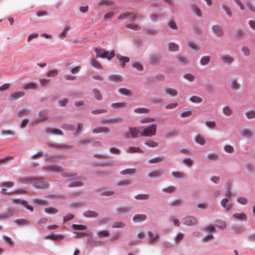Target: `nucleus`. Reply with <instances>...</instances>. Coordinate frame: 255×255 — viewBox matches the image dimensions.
<instances>
[{
  "instance_id": "nucleus-1",
  "label": "nucleus",
  "mask_w": 255,
  "mask_h": 255,
  "mask_svg": "<svg viewBox=\"0 0 255 255\" xmlns=\"http://www.w3.org/2000/svg\"><path fill=\"white\" fill-rule=\"evenodd\" d=\"M97 57H101L103 58H107L108 60L112 59L115 56V52L114 51L109 52L104 49H99L96 48L95 49Z\"/></svg>"
},
{
  "instance_id": "nucleus-2",
  "label": "nucleus",
  "mask_w": 255,
  "mask_h": 255,
  "mask_svg": "<svg viewBox=\"0 0 255 255\" xmlns=\"http://www.w3.org/2000/svg\"><path fill=\"white\" fill-rule=\"evenodd\" d=\"M43 169L45 171H51L53 172H62V176L63 177L73 176L72 175H68L67 173L63 172V169L61 167L56 165H48L43 167Z\"/></svg>"
},
{
  "instance_id": "nucleus-3",
  "label": "nucleus",
  "mask_w": 255,
  "mask_h": 255,
  "mask_svg": "<svg viewBox=\"0 0 255 255\" xmlns=\"http://www.w3.org/2000/svg\"><path fill=\"white\" fill-rule=\"evenodd\" d=\"M142 132L141 134L142 136H151L154 135L156 133V125L155 124L152 125L147 127H142Z\"/></svg>"
},
{
  "instance_id": "nucleus-4",
  "label": "nucleus",
  "mask_w": 255,
  "mask_h": 255,
  "mask_svg": "<svg viewBox=\"0 0 255 255\" xmlns=\"http://www.w3.org/2000/svg\"><path fill=\"white\" fill-rule=\"evenodd\" d=\"M123 118L121 117H115L113 118H104L100 120L101 124H114L120 123L123 122Z\"/></svg>"
},
{
  "instance_id": "nucleus-5",
  "label": "nucleus",
  "mask_w": 255,
  "mask_h": 255,
  "mask_svg": "<svg viewBox=\"0 0 255 255\" xmlns=\"http://www.w3.org/2000/svg\"><path fill=\"white\" fill-rule=\"evenodd\" d=\"M32 181H34V186L36 188H44L47 186V183L43 179L39 178H32Z\"/></svg>"
},
{
  "instance_id": "nucleus-6",
  "label": "nucleus",
  "mask_w": 255,
  "mask_h": 255,
  "mask_svg": "<svg viewBox=\"0 0 255 255\" xmlns=\"http://www.w3.org/2000/svg\"><path fill=\"white\" fill-rule=\"evenodd\" d=\"M197 223V219L192 216L185 217L182 220V223L183 224L189 226H194Z\"/></svg>"
},
{
  "instance_id": "nucleus-7",
  "label": "nucleus",
  "mask_w": 255,
  "mask_h": 255,
  "mask_svg": "<svg viewBox=\"0 0 255 255\" xmlns=\"http://www.w3.org/2000/svg\"><path fill=\"white\" fill-rule=\"evenodd\" d=\"M14 185V182L10 181H4L0 184L1 187V192L3 194H6L7 189L12 187Z\"/></svg>"
},
{
  "instance_id": "nucleus-8",
  "label": "nucleus",
  "mask_w": 255,
  "mask_h": 255,
  "mask_svg": "<svg viewBox=\"0 0 255 255\" xmlns=\"http://www.w3.org/2000/svg\"><path fill=\"white\" fill-rule=\"evenodd\" d=\"M220 58L223 62L228 65H231L234 61V58L232 56L227 54L221 55Z\"/></svg>"
},
{
  "instance_id": "nucleus-9",
  "label": "nucleus",
  "mask_w": 255,
  "mask_h": 255,
  "mask_svg": "<svg viewBox=\"0 0 255 255\" xmlns=\"http://www.w3.org/2000/svg\"><path fill=\"white\" fill-rule=\"evenodd\" d=\"M48 118L47 112L45 110L40 111L39 113V117L37 119L35 120L34 123L38 124L40 122L46 121Z\"/></svg>"
},
{
  "instance_id": "nucleus-10",
  "label": "nucleus",
  "mask_w": 255,
  "mask_h": 255,
  "mask_svg": "<svg viewBox=\"0 0 255 255\" xmlns=\"http://www.w3.org/2000/svg\"><path fill=\"white\" fill-rule=\"evenodd\" d=\"M25 93L22 91L13 92L9 95V100L10 101L16 100L23 97Z\"/></svg>"
},
{
  "instance_id": "nucleus-11",
  "label": "nucleus",
  "mask_w": 255,
  "mask_h": 255,
  "mask_svg": "<svg viewBox=\"0 0 255 255\" xmlns=\"http://www.w3.org/2000/svg\"><path fill=\"white\" fill-rule=\"evenodd\" d=\"M163 91L166 95H169L171 97H175L178 94L177 91L175 89L170 87L165 88Z\"/></svg>"
},
{
  "instance_id": "nucleus-12",
  "label": "nucleus",
  "mask_w": 255,
  "mask_h": 255,
  "mask_svg": "<svg viewBox=\"0 0 255 255\" xmlns=\"http://www.w3.org/2000/svg\"><path fill=\"white\" fill-rule=\"evenodd\" d=\"M110 131V129L109 128L107 127H97L94 128L92 130L93 133H108Z\"/></svg>"
},
{
  "instance_id": "nucleus-13",
  "label": "nucleus",
  "mask_w": 255,
  "mask_h": 255,
  "mask_svg": "<svg viewBox=\"0 0 255 255\" xmlns=\"http://www.w3.org/2000/svg\"><path fill=\"white\" fill-rule=\"evenodd\" d=\"M212 30L214 33L219 37L222 36L224 34V32L222 28L218 25H213L212 27Z\"/></svg>"
},
{
  "instance_id": "nucleus-14",
  "label": "nucleus",
  "mask_w": 255,
  "mask_h": 255,
  "mask_svg": "<svg viewBox=\"0 0 255 255\" xmlns=\"http://www.w3.org/2000/svg\"><path fill=\"white\" fill-rule=\"evenodd\" d=\"M194 112V111L192 109H186L180 112V116L182 118H188L191 117Z\"/></svg>"
},
{
  "instance_id": "nucleus-15",
  "label": "nucleus",
  "mask_w": 255,
  "mask_h": 255,
  "mask_svg": "<svg viewBox=\"0 0 255 255\" xmlns=\"http://www.w3.org/2000/svg\"><path fill=\"white\" fill-rule=\"evenodd\" d=\"M146 219V216L144 214H136L132 218V221L134 223H140Z\"/></svg>"
},
{
  "instance_id": "nucleus-16",
  "label": "nucleus",
  "mask_w": 255,
  "mask_h": 255,
  "mask_svg": "<svg viewBox=\"0 0 255 255\" xmlns=\"http://www.w3.org/2000/svg\"><path fill=\"white\" fill-rule=\"evenodd\" d=\"M176 58L178 62L182 65L187 64L189 62V59L188 57L181 55H178Z\"/></svg>"
},
{
  "instance_id": "nucleus-17",
  "label": "nucleus",
  "mask_w": 255,
  "mask_h": 255,
  "mask_svg": "<svg viewBox=\"0 0 255 255\" xmlns=\"http://www.w3.org/2000/svg\"><path fill=\"white\" fill-rule=\"evenodd\" d=\"M129 130L132 137L133 138L141 136V134H142V132H140L136 128H129Z\"/></svg>"
},
{
  "instance_id": "nucleus-18",
  "label": "nucleus",
  "mask_w": 255,
  "mask_h": 255,
  "mask_svg": "<svg viewBox=\"0 0 255 255\" xmlns=\"http://www.w3.org/2000/svg\"><path fill=\"white\" fill-rule=\"evenodd\" d=\"M171 175L177 179H185L187 177L186 174L183 171H173L171 173Z\"/></svg>"
},
{
  "instance_id": "nucleus-19",
  "label": "nucleus",
  "mask_w": 255,
  "mask_h": 255,
  "mask_svg": "<svg viewBox=\"0 0 255 255\" xmlns=\"http://www.w3.org/2000/svg\"><path fill=\"white\" fill-rule=\"evenodd\" d=\"M87 243L90 247L94 248L100 246L103 242L102 241H96L92 238H89Z\"/></svg>"
},
{
  "instance_id": "nucleus-20",
  "label": "nucleus",
  "mask_w": 255,
  "mask_h": 255,
  "mask_svg": "<svg viewBox=\"0 0 255 255\" xmlns=\"http://www.w3.org/2000/svg\"><path fill=\"white\" fill-rule=\"evenodd\" d=\"M12 202L17 205H20L22 207H29V208L32 207L31 206H29L27 204V202L24 200H20V199H15L12 200Z\"/></svg>"
},
{
  "instance_id": "nucleus-21",
  "label": "nucleus",
  "mask_w": 255,
  "mask_h": 255,
  "mask_svg": "<svg viewBox=\"0 0 255 255\" xmlns=\"http://www.w3.org/2000/svg\"><path fill=\"white\" fill-rule=\"evenodd\" d=\"M160 56L158 55H152L149 58V62L153 65L158 64L160 60Z\"/></svg>"
},
{
  "instance_id": "nucleus-22",
  "label": "nucleus",
  "mask_w": 255,
  "mask_h": 255,
  "mask_svg": "<svg viewBox=\"0 0 255 255\" xmlns=\"http://www.w3.org/2000/svg\"><path fill=\"white\" fill-rule=\"evenodd\" d=\"M98 214L92 210H88L86 211L83 213V216L86 218H96L97 217Z\"/></svg>"
},
{
  "instance_id": "nucleus-23",
  "label": "nucleus",
  "mask_w": 255,
  "mask_h": 255,
  "mask_svg": "<svg viewBox=\"0 0 255 255\" xmlns=\"http://www.w3.org/2000/svg\"><path fill=\"white\" fill-rule=\"evenodd\" d=\"M14 223L20 226H26L29 224V221L27 219H19L14 221Z\"/></svg>"
},
{
  "instance_id": "nucleus-24",
  "label": "nucleus",
  "mask_w": 255,
  "mask_h": 255,
  "mask_svg": "<svg viewBox=\"0 0 255 255\" xmlns=\"http://www.w3.org/2000/svg\"><path fill=\"white\" fill-rule=\"evenodd\" d=\"M222 113L226 116H230L233 114L232 109L228 105L225 106L222 108Z\"/></svg>"
},
{
  "instance_id": "nucleus-25",
  "label": "nucleus",
  "mask_w": 255,
  "mask_h": 255,
  "mask_svg": "<svg viewBox=\"0 0 255 255\" xmlns=\"http://www.w3.org/2000/svg\"><path fill=\"white\" fill-rule=\"evenodd\" d=\"M188 46L191 50L195 51H198L200 49V45L192 40L188 42Z\"/></svg>"
},
{
  "instance_id": "nucleus-26",
  "label": "nucleus",
  "mask_w": 255,
  "mask_h": 255,
  "mask_svg": "<svg viewBox=\"0 0 255 255\" xmlns=\"http://www.w3.org/2000/svg\"><path fill=\"white\" fill-rule=\"evenodd\" d=\"M232 232L234 234H240L244 232L245 230L242 226L234 225L231 228Z\"/></svg>"
},
{
  "instance_id": "nucleus-27",
  "label": "nucleus",
  "mask_w": 255,
  "mask_h": 255,
  "mask_svg": "<svg viewBox=\"0 0 255 255\" xmlns=\"http://www.w3.org/2000/svg\"><path fill=\"white\" fill-rule=\"evenodd\" d=\"M230 85L231 88L234 90V91H237L240 88V85L238 83L237 80L236 79H233L230 83Z\"/></svg>"
},
{
  "instance_id": "nucleus-28",
  "label": "nucleus",
  "mask_w": 255,
  "mask_h": 255,
  "mask_svg": "<svg viewBox=\"0 0 255 255\" xmlns=\"http://www.w3.org/2000/svg\"><path fill=\"white\" fill-rule=\"evenodd\" d=\"M33 201L36 206H47L48 205L47 201L41 199L35 198Z\"/></svg>"
},
{
  "instance_id": "nucleus-29",
  "label": "nucleus",
  "mask_w": 255,
  "mask_h": 255,
  "mask_svg": "<svg viewBox=\"0 0 255 255\" xmlns=\"http://www.w3.org/2000/svg\"><path fill=\"white\" fill-rule=\"evenodd\" d=\"M195 141L198 144L204 145L205 143V139L204 137L200 135V134H197L194 137Z\"/></svg>"
},
{
  "instance_id": "nucleus-30",
  "label": "nucleus",
  "mask_w": 255,
  "mask_h": 255,
  "mask_svg": "<svg viewBox=\"0 0 255 255\" xmlns=\"http://www.w3.org/2000/svg\"><path fill=\"white\" fill-rule=\"evenodd\" d=\"M233 216L240 221H244L247 220L246 215L243 213H237L233 215Z\"/></svg>"
},
{
  "instance_id": "nucleus-31",
  "label": "nucleus",
  "mask_w": 255,
  "mask_h": 255,
  "mask_svg": "<svg viewBox=\"0 0 255 255\" xmlns=\"http://www.w3.org/2000/svg\"><path fill=\"white\" fill-rule=\"evenodd\" d=\"M126 151L129 153H132L135 152H142L143 151L138 147L130 146L126 149Z\"/></svg>"
},
{
  "instance_id": "nucleus-32",
  "label": "nucleus",
  "mask_w": 255,
  "mask_h": 255,
  "mask_svg": "<svg viewBox=\"0 0 255 255\" xmlns=\"http://www.w3.org/2000/svg\"><path fill=\"white\" fill-rule=\"evenodd\" d=\"M241 134L243 136L247 137L249 138L252 137L253 135L252 131L248 128H245V129H243V130H242L241 131Z\"/></svg>"
},
{
  "instance_id": "nucleus-33",
  "label": "nucleus",
  "mask_w": 255,
  "mask_h": 255,
  "mask_svg": "<svg viewBox=\"0 0 255 255\" xmlns=\"http://www.w3.org/2000/svg\"><path fill=\"white\" fill-rule=\"evenodd\" d=\"M108 79L115 82H120L123 81L122 77L119 75H111L109 77Z\"/></svg>"
},
{
  "instance_id": "nucleus-34",
  "label": "nucleus",
  "mask_w": 255,
  "mask_h": 255,
  "mask_svg": "<svg viewBox=\"0 0 255 255\" xmlns=\"http://www.w3.org/2000/svg\"><path fill=\"white\" fill-rule=\"evenodd\" d=\"M168 48L169 51L171 52H175L178 50L179 46L177 44L174 42H170L168 44Z\"/></svg>"
},
{
  "instance_id": "nucleus-35",
  "label": "nucleus",
  "mask_w": 255,
  "mask_h": 255,
  "mask_svg": "<svg viewBox=\"0 0 255 255\" xmlns=\"http://www.w3.org/2000/svg\"><path fill=\"white\" fill-rule=\"evenodd\" d=\"M226 225V222L222 220H217L215 222V226L221 230H224Z\"/></svg>"
},
{
  "instance_id": "nucleus-36",
  "label": "nucleus",
  "mask_w": 255,
  "mask_h": 255,
  "mask_svg": "<svg viewBox=\"0 0 255 255\" xmlns=\"http://www.w3.org/2000/svg\"><path fill=\"white\" fill-rule=\"evenodd\" d=\"M191 7L193 11L197 16L199 17L202 16L201 11L199 8L196 4H192L191 5Z\"/></svg>"
},
{
  "instance_id": "nucleus-37",
  "label": "nucleus",
  "mask_w": 255,
  "mask_h": 255,
  "mask_svg": "<svg viewBox=\"0 0 255 255\" xmlns=\"http://www.w3.org/2000/svg\"><path fill=\"white\" fill-rule=\"evenodd\" d=\"M13 215V213L9 210L7 212L3 213L0 214V219L4 220L7 219Z\"/></svg>"
},
{
  "instance_id": "nucleus-38",
  "label": "nucleus",
  "mask_w": 255,
  "mask_h": 255,
  "mask_svg": "<svg viewBox=\"0 0 255 255\" xmlns=\"http://www.w3.org/2000/svg\"><path fill=\"white\" fill-rule=\"evenodd\" d=\"M127 106V103L125 102L114 103L111 104V107L114 109L122 108Z\"/></svg>"
},
{
  "instance_id": "nucleus-39",
  "label": "nucleus",
  "mask_w": 255,
  "mask_h": 255,
  "mask_svg": "<svg viewBox=\"0 0 255 255\" xmlns=\"http://www.w3.org/2000/svg\"><path fill=\"white\" fill-rule=\"evenodd\" d=\"M119 92L124 95L128 96H131L132 95V92L126 88H121L119 89Z\"/></svg>"
},
{
  "instance_id": "nucleus-40",
  "label": "nucleus",
  "mask_w": 255,
  "mask_h": 255,
  "mask_svg": "<svg viewBox=\"0 0 255 255\" xmlns=\"http://www.w3.org/2000/svg\"><path fill=\"white\" fill-rule=\"evenodd\" d=\"M210 59L211 58L209 56H205L201 58L200 63L201 65L205 66L210 62Z\"/></svg>"
},
{
  "instance_id": "nucleus-41",
  "label": "nucleus",
  "mask_w": 255,
  "mask_h": 255,
  "mask_svg": "<svg viewBox=\"0 0 255 255\" xmlns=\"http://www.w3.org/2000/svg\"><path fill=\"white\" fill-rule=\"evenodd\" d=\"M147 235L148 237V241L149 243H154L158 237L157 235H152L151 231L147 232Z\"/></svg>"
},
{
  "instance_id": "nucleus-42",
  "label": "nucleus",
  "mask_w": 255,
  "mask_h": 255,
  "mask_svg": "<svg viewBox=\"0 0 255 255\" xmlns=\"http://www.w3.org/2000/svg\"><path fill=\"white\" fill-rule=\"evenodd\" d=\"M247 118L248 119H255V110H251L247 111L245 113Z\"/></svg>"
},
{
  "instance_id": "nucleus-43",
  "label": "nucleus",
  "mask_w": 255,
  "mask_h": 255,
  "mask_svg": "<svg viewBox=\"0 0 255 255\" xmlns=\"http://www.w3.org/2000/svg\"><path fill=\"white\" fill-rule=\"evenodd\" d=\"M144 144L150 147H155L158 145V143L153 140H148L144 142Z\"/></svg>"
},
{
  "instance_id": "nucleus-44",
  "label": "nucleus",
  "mask_w": 255,
  "mask_h": 255,
  "mask_svg": "<svg viewBox=\"0 0 255 255\" xmlns=\"http://www.w3.org/2000/svg\"><path fill=\"white\" fill-rule=\"evenodd\" d=\"M183 201L180 199H176L170 203V205L172 206H180L183 205Z\"/></svg>"
},
{
  "instance_id": "nucleus-45",
  "label": "nucleus",
  "mask_w": 255,
  "mask_h": 255,
  "mask_svg": "<svg viewBox=\"0 0 255 255\" xmlns=\"http://www.w3.org/2000/svg\"><path fill=\"white\" fill-rule=\"evenodd\" d=\"M161 173L158 170H154L149 172L147 176L149 178H157L161 175Z\"/></svg>"
},
{
  "instance_id": "nucleus-46",
  "label": "nucleus",
  "mask_w": 255,
  "mask_h": 255,
  "mask_svg": "<svg viewBox=\"0 0 255 255\" xmlns=\"http://www.w3.org/2000/svg\"><path fill=\"white\" fill-rule=\"evenodd\" d=\"M114 4L113 1L110 0H102L98 4L99 6H109Z\"/></svg>"
},
{
  "instance_id": "nucleus-47",
  "label": "nucleus",
  "mask_w": 255,
  "mask_h": 255,
  "mask_svg": "<svg viewBox=\"0 0 255 255\" xmlns=\"http://www.w3.org/2000/svg\"><path fill=\"white\" fill-rule=\"evenodd\" d=\"M184 78L190 82H193L195 80V76L191 73H186L183 75Z\"/></svg>"
},
{
  "instance_id": "nucleus-48",
  "label": "nucleus",
  "mask_w": 255,
  "mask_h": 255,
  "mask_svg": "<svg viewBox=\"0 0 255 255\" xmlns=\"http://www.w3.org/2000/svg\"><path fill=\"white\" fill-rule=\"evenodd\" d=\"M127 27L134 30H139L141 29V26L139 25L134 23L128 24Z\"/></svg>"
},
{
  "instance_id": "nucleus-49",
  "label": "nucleus",
  "mask_w": 255,
  "mask_h": 255,
  "mask_svg": "<svg viewBox=\"0 0 255 255\" xmlns=\"http://www.w3.org/2000/svg\"><path fill=\"white\" fill-rule=\"evenodd\" d=\"M149 195L147 194H139L135 196L136 200H145L148 199Z\"/></svg>"
},
{
  "instance_id": "nucleus-50",
  "label": "nucleus",
  "mask_w": 255,
  "mask_h": 255,
  "mask_svg": "<svg viewBox=\"0 0 255 255\" xmlns=\"http://www.w3.org/2000/svg\"><path fill=\"white\" fill-rule=\"evenodd\" d=\"M135 172V169L134 168H128L121 171L122 175L132 174Z\"/></svg>"
},
{
  "instance_id": "nucleus-51",
  "label": "nucleus",
  "mask_w": 255,
  "mask_h": 255,
  "mask_svg": "<svg viewBox=\"0 0 255 255\" xmlns=\"http://www.w3.org/2000/svg\"><path fill=\"white\" fill-rule=\"evenodd\" d=\"M164 157L162 156H157L156 157L152 158L149 160V162L150 163H158L160 161H163Z\"/></svg>"
},
{
  "instance_id": "nucleus-52",
  "label": "nucleus",
  "mask_w": 255,
  "mask_h": 255,
  "mask_svg": "<svg viewBox=\"0 0 255 255\" xmlns=\"http://www.w3.org/2000/svg\"><path fill=\"white\" fill-rule=\"evenodd\" d=\"M189 100L190 102L194 103H200L202 102V99L200 97L193 96L190 98Z\"/></svg>"
},
{
  "instance_id": "nucleus-53",
  "label": "nucleus",
  "mask_w": 255,
  "mask_h": 255,
  "mask_svg": "<svg viewBox=\"0 0 255 255\" xmlns=\"http://www.w3.org/2000/svg\"><path fill=\"white\" fill-rule=\"evenodd\" d=\"M134 112L138 114H146L149 112V109L144 108H138L135 109Z\"/></svg>"
},
{
  "instance_id": "nucleus-54",
  "label": "nucleus",
  "mask_w": 255,
  "mask_h": 255,
  "mask_svg": "<svg viewBox=\"0 0 255 255\" xmlns=\"http://www.w3.org/2000/svg\"><path fill=\"white\" fill-rule=\"evenodd\" d=\"M155 121V118L152 117H145L142 119L140 121V123L142 124L152 123Z\"/></svg>"
},
{
  "instance_id": "nucleus-55",
  "label": "nucleus",
  "mask_w": 255,
  "mask_h": 255,
  "mask_svg": "<svg viewBox=\"0 0 255 255\" xmlns=\"http://www.w3.org/2000/svg\"><path fill=\"white\" fill-rule=\"evenodd\" d=\"M98 236L100 238L107 237L110 235V233L107 230L100 231L97 233Z\"/></svg>"
},
{
  "instance_id": "nucleus-56",
  "label": "nucleus",
  "mask_w": 255,
  "mask_h": 255,
  "mask_svg": "<svg viewBox=\"0 0 255 255\" xmlns=\"http://www.w3.org/2000/svg\"><path fill=\"white\" fill-rule=\"evenodd\" d=\"M90 64L92 66L97 69H101L102 68L101 64L93 58L90 59Z\"/></svg>"
},
{
  "instance_id": "nucleus-57",
  "label": "nucleus",
  "mask_w": 255,
  "mask_h": 255,
  "mask_svg": "<svg viewBox=\"0 0 255 255\" xmlns=\"http://www.w3.org/2000/svg\"><path fill=\"white\" fill-rule=\"evenodd\" d=\"M125 224L122 222H114L112 226L113 228H124L125 227Z\"/></svg>"
},
{
  "instance_id": "nucleus-58",
  "label": "nucleus",
  "mask_w": 255,
  "mask_h": 255,
  "mask_svg": "<svg viewBox=\"0 0 255 255\" xmlns=\"http://www.w3.org/2000/svg\"><path fill=\"white\" fill-rule=\"evenodd\" d=\"M218 158V155L216 153H210L207 155V158L210 160H216Z\"/></svg>"
},
{
  "instance_id": "nucleus-59",
  "label": "nucleus",
  "mask_w": 255,
  "mask_h": 255,
  "mask_svg": "<svg viewBox=\"0 0 255 255\" xmlns=\"http://www.w3.org/2000/svg\"><path fill=\"white\" fill-rule=\"evenodd\" d=\"M116 161L115 160H109L102 163L101 166L104 167H112L115 165Z\"/></svg>"
},
{
  "instance_id": "nucleus-60",
  "label": "nucleus",
  "mask_w": 255,
  "mask_h": 255,
  "mask_svg": "<svg viewBox=\"0 0 255 255\" xmlns=\"http://www.w3.org/2000/svg\"><path fill=\"white\" fill-rule=\"evenodd\" d=\"M183 236L184 234L183 233H177L174 238L175 244L177 245L178 244V242L182 240Z\"/></svg>"
},
{
  "instance_id": "nucleus-61",
  "label": "nucleus",
  "mask_w": 255,
  "mask_h": 255,
  "mask_svg": "<svg viewBox=\"0 0 255 255\" xmlns=\"http://www.w3.org/2000/svg\"><path fill=\"white\" fill-rule=\"evenodd\" d=\"M45 212L49 215H54L58 213L56 208H45Z\"/></svg>"
},
{
  "instance_id": "nucleus-62",
  "label": "nucleus",
  "mask_w": 255,
  "mask_h": 255,
  "mask_svg": "<svg viewBox=\"0 0 255 255\" xmlns=\"http://www.w3.org/2000/svg\"><path fill=\"white\" fill-rule=\"evenodd\" d=\"M93 93L95 98L98 100H101L102 99V96L100 91L98 89H93Z\"/></svg>"
},
{
  "instance_id": "nucleus-63",
  "label": "nucleus",
  "mask_w": 255,
  "mask_h": 255,
  "mask_svg": "<svg viewBox=\"0 0 255 255\" xmlns=\"http://www.w3.org/2000/svg\"><path fill=\"white\" fill-rule=\"evenodd\" d=\"M69 26H66L65 27L64 29L60 33L59 36L61 39H63L64 37H66L67 35V33L69 30Z\"/></svg>"
},
{
  "instance_id": "nucleus-64",
  "label": "nucleus",
  "mask_w": 255,
  "mask_h": 255,
  "mask_svg": "<svg viewBox=\"0 0 255 255\" xmlns=\"http://www.w3.org/2000/svg\"><path fill=\"white\" fill-rule=\"evenodd\" d=\"M246 5L251 11L255 13V6L252 2L248 1L246 2Z\"/></svg>"
}]
</instances>
